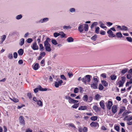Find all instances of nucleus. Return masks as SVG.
I'll list each match as a JSON object with an SVG mask.
<instances>
[{
	"label": "nucleus",
	"mask_w": 132,
	"mask_h": 132,
	"mask_svg": "<svg viewBox=\"0 0 132 132\" xmlns=\"http://www.w3.org/2000/svg\"><path fill=\"white\" fill-rule=\"evenodd\" d=\"M79 91V89L78 88H75L74 90V92L75 93H77Z\"/></svg>",
	"instance_id": "44"
},
{
	"label": "nucleus",
	"mask_w": 132,
	"mask_h": 132,
	"mask_svg": "<svg viewBox=\"0 0 132 132\" xmlns=\"http://www.w3.org/2000/svg\"><path fill=\"white\" fill-rule=\"evenodd\" d=\"M90 125L93 127H96L98 126V124L97 122H92L90 124Z\"/></svg>",
	"instance_id": "9"
},
{
	"label": "nucleus",
	"mask_w": 132,
	"mask_h": 132,
	"mask_svg": "<svg viewBox=\"0 0 132 132\" xmlns=\"http://www.w3.org/2000/svg\"><path fill=\"white\" fill-rule=\"evenodd\" d=\"M121 81L123 82H125V78L124 77H121Z\"/></svg>",
	"instance_id": "58"
},
{
	"label": "nucleus",
	"mask_w": 132,
	"mask_h": 132,
	"mask_svg": "<svg viewBox=\"0 0 132 132\" xmlns=\"http://www.w3.org/2000/svg\"><path fill=\"white\" fill-rule=\"evenodd\" d=\"M124 83V82H123L121 81H120L118 82L119 84V87H122L123 86V84Z\"/></svg>",
	"instance_id": "28"
},
{
	"label": "nucleus",
	"mask_w": 132,
	"mask_h": 132,
	"mask_svg": "<svg viewBox=\"0 0 132 132\" xmlns=\"http://www.w3.org/2000/svg\"><path fill=\"white\" fill-rule=\"evenodd\" d=\"M6 38V36L5 35H3L1 37V40L0 42V44L2 43L3 41L5 40Z\"/></svg>",
	"instance_id": "15"
},
{
	"label": "nucleus",
	"mask_w": 132,
	"mask_h": 132,
	"mask_svg": "<svg viewBox=\"0 0 132 132\" xmlns=\"http://www.w3.org/2000/svg\"><path fill=\"white\" fill-rule=\"evenodd\" d=\"M78 29V30L80 32H82L84 29L85 31H87L88 29V25L87 24H79Z\"/></svg>",
	"instance_id": "2"
},
{
	"label": "nucleus",
	"mask_w": 132,
	"mask_h": 132,
	"mask_svg": "<svg viewBox=\"0 0 132 132\" xmlns=\"http://www.w3.org/2000/svg\"><path fill=\"white\" fill-rule=\"evenodd\" d=\"M97 24L98 23L97 22H94L91 26L90 28L91 29L93 28L94 26H96L97 25Z\"/></svg>",
	"instance_id": "32"
},
{
	"label": "nucleus",
	"mask_w": 132,
	"mask_h": 132,
	"mask_svg": "<svg viewBox=\"0 0 132 132\" xmlns=\"http://www.w3.org/2000/svg\"><path fill=\"white\" fill-rule=\"evenodd\" d=\"M54 84L55 86L56 87H58L60 85L59 83L57 82H55Z\"/></svg>",
	"instance_id": "57"
},
{
	"label": "nucleus",
	"mask_w": 132,
	"mask_h": 132,
	"mask_svg": "<svg viewBox=\"0 0 132 132\" xmlns=\"http://www.w3.org/2000/svg\"><path fill=\"white\" fill-rule=\"evenodd\" d=\"M87 128L86 127H84L83 129L82 128H79V131L80 132H87Z\"/></svg>",
	"instance_id": "13"
},
{
	"label": "nucleus",
	"mask_w": 132,
	"mask_h": 132,
	"mask_svg": "<svg viewBox=\"0 0 132 132\" xmlns=\"http://www.w3.org/2000/svg\"><path fill=\"white\" fill-rule=\"evenodd\" d=\"M24 40L23 38H21L20 39L19 45L20 46H22L24 43Z\"/></svg>",
	"instance_id": "21"
},
{
	"label": "nucleus",
	"mask_w": 132,
	"mask_h": 132,
	"mask_svg": "<svg viewBox=\"0 0 132 132\" xmlns=\"http://www.w3.org/2000/svg\"><path fill=\"white\" fill-rule=\"evenodd\" d=\"M96 35H94L91 38V39L92 40L94 41H95L96 40Z\"/></svg>",
	"instance_id": "54"
},
{
	"label": "nucleus",
	"mask_w": 132,
	"mask_h": 132,
	"mask_svg": "<svg viewBox=\"0 0 132 132\" xmlns=\"http://www.w3.org/2000/svg\"><path fill=\"white\" fill-rule=\"evenodd\" d=\"M128 28L125 26H122V28L121 29V30H128Z\"/></svg>",
	"instance_id": "37"
},
{
	"label": "nucleus",
	"mask_w": 132,
	"mask_h": 132,
	"mask_svg": "<svg viewBox=\"0 0 132 132\" xmlns=\"http://www.w3.org/2000/svg\"><path fill=\"white\" fill-rule=\"evenodd\" d=\"M126 39L128 42H132V39L131 37H127L126 38Z\"/></svg>",
	"instance_id": "47"
},
{
	"label": "nucleus",
	"mask_w": 132,
	"mask_h": 132,
	"mask_svg": "<svg viewBox=\"0 0 132 132\" xmlns=\"http://www.w3.org/2000/svg\"><path fill=\"white\" fill-rule=\"evenodd\" d=\"M39 50L40 51H43L44 50V47L42 44H39Z\"/></svg>",
	"instance_id": "29"
},
{
	"label": "nucleus",
	"mask_w": 132,
	"mask_h": 132,
	"mask_svg": "<svg viewBox=\"0 0 132 132\" xmlns=\"http://www.w3.org/2000/svg\"><path fill=\"white\" fill-rule=\"evenodd\" d=\"M27 95L29 98H32V95L31 93H28Z\"/></svg>",
	"instance_id": "64"
},
{
	"label": "nucleus",
	"mask_w": 132,
	"mask_h": 132,
	"mask_svg": "<svg viewBox=\"0 0 132 132\" xmlns=\"http://www.w3.org/2000/svg\"><path fill=\"white\" fill-rule=\"evenodd\" d=\"M110 78L112 80H113L116 79L117 76L114 75H111Z\"/></svg>",
	"instance_id": "30"
},
{
	"label": "nucleus",
	"mask_w": 132,
	"mask_h": 132,
	"mask_svg": "<svg viewBox=\"0 0 132 132\" xmlns=\"http://www.w3.org/2000/svg\"><path fill=\"white\" fill-rule=\"evenodd\" d=\"M100 28L99 27H97L95 28V32L97 34L99 33V30Z\"/></svg>",
	"instance_id": "42"
},
{
	"label": "nucleus",
	"mask_w": 132,
	"mask_h": 132,
	"mask_svg": "<svg viewBox=\"0 0 132 132\" xmlns=\"http://www.w3.org/2000/svg\"><path fill=\"white\" fill-rule=\"evenodd\" d=\"M69 11L71 13H75L76 12V10L74 8H71L70 9Z\"/></svg>",
	"instance_id": "36"
},
{
	"label": "nucleus",
	"mask_w": 132,
	"mask_h": 132,
	"mask_svg": "<svg viewBox=\"0 0 132 132\" xmlns=\"http://www.w3.org/2000/svg\"><path fill=\"white\" fill-rule=\"evenodd\" d=\"M107 108L109 110L111 109L113 103L112 102L110 101H108V103H106Z\"/></svg>",
	"instance_id": "5"
},
{
	"label": "nucleus",
	"mask_w": 132,
	"mask_h": 132,
	"mask_svg": "<svg viewBox=\"0 0 132 132\" xmlns=\"http://www.w3.org/2000/svg\"><path fill=\"white\" fill-rule=\"evenodd\" d=\"M108 34H109L108 36L110 37H115V35L113 33V32L111 30H109L107 32Z\"/></svg>",
	"instance_id": "6"
},
{
	"label": "nucleus",
	"mask_w": 132,
	"mask_h": 132,
	"mask_svg": "<svg viewBox=\"0 0 132 132\" xmlns=\"http://www.w3.org/2000/svg\"><path fill=\"white\" fill-rule=\"evenodd\" d=\"M39 64L38 63H36L33 67V69L35 70H36L38 69Z\"/></svg>",
	"instance_id": "23"
},
{
	"label": "nucleus",
	"mask_w": 132,
	"mask_h": 132,
	"mask_svg": "<svg viewBox=\"0 0 132 132\" xmlns=\"http://www.w3.org/2000/svg\"><path fill=\"white\" fill-rule=\"evenodd\" d=\"M87 107L86 106H80L78 109V110H87Z\"/></svg>",
	"instance_id": "12"
},
{
	"label": "nucleus",
	"mask_w": 132,
	"mask_h": 132,
	"mask_svg": "<svg viewBox=\"0 0 132 132\" xmlns=\"http://www.w3.org/2000/svg\"><path fill=\"white\" fill-rule=\"evenodd\" d=\"M97 119V117L96 116H94L90 118V119L92 120L95 121Z\"/></svg>",
	"instance_id": "35"
},
{
	"label": "nucleus",
	"mask_w": 132,
	"mask_h": 132,
	"mask_svg": "<svg viewBox=\"0 0 132 132\" xmlns=\"http://www.w3.org/2000/svg\"><path fill=\"white\" fill-rule=\"evenodd\" d=\"M131 113V112L130 111H125L123 113L122 115L123 116H126L127 114Z\"/></svg>",
	"instance_id": "34"
},
{
	"label": "nucleus",
	"mask_w": 132,
	"mask_h": 132,
	"mask_svg": "<svg viewBox=\"0 0 132 132\" xmlns=\"http://www.w3.org/2000/svg\"><path fill=\"white\" fill-rule=\"evenodd\" d=\"M10 99L15 102H19V100L16 98H13V99L11 98H10Z\"/></svg>",
	"instance_id": "56"
},
{
	"label": "nucleus",
	"mask_w": 132,
	"mask_h": 132,
	"mask_svg": "<svg viewBox=\"0 0 132 132\" xmlns=\"http://www.w3.org/2000/svg\"><path fill=\"white\" fill-rule=\"evenodd\" d=\"M74 99H72L70 97V99H69V102L70 103H74Z\"/></svg>",
	"instance_id": "51"
},
{
	"label": "nucleus",
	"mask_w": 132,
	"mask_h": 132,
	"mask_svg": "<svg viewBox=\"0 0 132 132\" xmlns=\"http://www.w3.org/2000/svg\"><path fill=\"white\" fill-rule=\"evenodd\" d=\"M102 84L105 87L107 86L108 85V83L105 80H102L101 81Z\"/></svg>",
	"instance_id": "22"
},
{
	"label": "nucleus",
	"mask_w": 132,
	"mask_h": 132,
	"mask_svg": "<svg viewBox=\"0 0 132 132\" xmlns=\"http://www.w3.org/2000/svg\"><path fill=\"white\" fill-rule=\"evenodd\" d=\"M104 101L103 100L101 101L100 102V106L103 109H104L105 106L104 104Z\"/></svg>",
	"instance_id": "16"
},
{
	"label": "nucleus",
	"mask_w": 132,
	"mask_h": 132,
	"mask_svg": "<svg viewBox=\"0 0 132 132\" xmlns=\"http://www.w3.org/2000/svg\"><path fill=\"white\" fill-rule=\"evenodd\" d=\"M45 60L44 59H43L40 62V64L42 66H44L45 64Z\"/></svg>",
	"instance_id": "33"
},
{
	"label": "nucleus",
	"mask_w": 132,
	"mask_h": 132,
	"mask_svg": "<svg viewBox=\"0 0 132 132\" xmlns=\"http://www.w3.org/2000/svg\"><path fill=\"white\" fill-rule=\"evenodd\" d=\"M115 129L117 131H119V127L118 126H116L115 127Z\"/></svg>",
	"instance_id": "62"
},
{
	"label": "nucleus",
	"mask_w": 132,
	"mask_h": 132,
	"mask_svg": "<svg viewBox=\"0 0 132 132\" xmlns=\"http://www.w3.org/2000/svg\"><path fill=\"white\" fill-rule=\"evenodd\" d=\"M81 80H82V82H83L85 84H86V79L85 78V77L81 79Z\"/></svg>",
	"instance_id": "49"
},
{
	"label": "nucleus",
	"mask_w": 132,
	"mask_h": 132,
	"mask_svg": "<svg viewBox=\"0 0 132 132\" xmlns=\"http://www.w3.org/2000/svg\"><path fill=\"white\" fill-rule=\"evenodd\" d=\"M22 16L21 14H20L16 16L15 17V19L18 20H20L22 18Z\"/></svg>",
	"instance_id": "31"
},
{
	"label": "nucleus",
	"mask_w": 132,
	"mask_h": 132,
	"mask_svg": "<svg viewBox=\"0 0 132 132\" xmlns=\"http://www.w3.org/2000/svg\"><path fill=\"white\" fill-rule=\"evenodd\" d=\"M101 76L102 77L104 78H105L106 77V74L105 73H103L101 74Z\"/></svg>",
	"instance_id": "61"
},
{
	"label": "nucleus",
	"mask_w": 132,
	"mask_h": 132,
	"mask_svg": "<svg viewBox=\"0 0 132 132\" xmlns=\"http://www.w3.org/2000/svg\"><path fill=\"white\" fill-rule=\"evenodd\" d=\"M37 41L38 43H39L40 42H41V37L40 36L38 37V38L37 40Z\"/></svg>",
	"instance_id": "63"
},
{
	"label": "nucleus",
	"mask_w": 132,
	"mask_h": 132,
	"mask_svg": "<svg viewBox=\"0 0 132 132\" xmlns=\"http://www.w3.org/2000/svg\"><path fill=\"white\" fill-rule=\"evenodd\" d=\"M93 109L95 111H97L98 110V107L96 105L94 106L93 108Z\"/></svg>",
	"instance_id": "50"
},
{
	"label": "nucleus",
	"mask_w": 132,
	"mask_h": 132,
	"mask_svg": "<svg viewBox=\"0 0 132 132\" xmlns=\"http://www.w3.org/2000/svg\"><path fill=\"white\" fill-rule=\"evenodd\" d=\"M18 53L19 55H22L23 53V50L22 49H20L18 51Z\"/></svg>",
	"instance_id": "19"
},
{
	"label": "nucleus",
	"mask_w": 132,
	"mask_h": 132,
	"mask_svg": "<svg viewBox=\"0 0 132 132\" xmlns=\"http://www.w3.org/2000/svg\"><path fill=\"white\" fill-rule=\"evenodd\" d=\"M100 95H99V94H96L95 96V99L97 100V101H98L99 99L100 98Z\"/></svg>",
	"instance_id": "40"
},
{
	"label": "nucleus",
	"mask_w": 132,
	"mask_h": 132,
	"mask_svg": "<svg viewBox=\"0 0 132 132\" xmlns=\"http://www.w3.org/2000/svg\"><path fill=\"white\" fill-rule=\"evenodd\" d=\"M86 79V82H90V78L92 77V76L89 75H87L85 76Z\"/></svg>",
	"instance_id": "10"
},
{
	"label": "nucleus",
	"mask_w": 132,
	"mask_h": 132,
	"mask_svg": "<svg viewBox=\"0 0 132 132\" xmlns=\"http://www.w3.org/2000/svg\"><path fill=\"white\" fill-rule=\"evenodd\" d=\"M63 28L64 29H65L68 30L69 29H70L71 28V27L70 26H64L63 27Z\"/></svg>",
	"instance_id": "38"
},
{
	"label": "nucleus",
	"mask_w": 132,
	"mask_h": 132,
	"mask_svg": "<svg viewBox=\"0 0 132 132\" xmlns=\"http://www.w3.org/2000/svg\"><path fill=\"white\" fill-rule=\"evenodd\" d=\"M53 36L54 37H57L59 36V33L55 32L54 33Z\"/></svg>",
	"instance_id": "52"
},
{
	"label": "nucleus",
	"mask_w": 132,
	"mask_h": 132,
	"mask_svg": "<svg viewBox=\"0 0 132 132\" xmlns=\"http://www.w3.org/2000/svg\"><path fill=\"white\" fill-rule=\"evenodd\" d=\"M51 42L52 43L55 45H56L58 44L56 40L55 39H52V40Z\"/></svg>",
	"instance_id": "39"
},
{
	"label": "nucleus",
	"mask_w": 132,
	"mask_h": 132,
	"mask_svg": "<svg viewBox=\"0 0 132 132\" xmlns=\"http://www.w3.org/2000/svg\"><path fill=\"white\" fill-rule=\"evenodd\" d=\"M59 36H61V37L62 38L64 37L65 36V34H64L63 31H60L59 32Z\"/></svg>",
	"instance_id": "24"
},
{
	"label": "nucleus",
	"mask_w": 132,
	"mask_h": 132,
	"mask_svg": "<svg viewBox=\"0 0 132 132\" xmlns=\"http://www.w3.org/2000/svg\"><path fill=\"white\" fill-rule=\"evenodd\" d=\"M104 88L103 86L102 85L100 84L98 86V89L100 90H102Z\"/></svg>",
	"instance_id": "43"
},
{
	"label": "nucleus",
	"mask_w": 132,
	"mask_h": 132,
	"mask_svg": "<svg viewBox=\"0 0 132 132\" xmlns=\"http://www.w3.org/2000/svg\"><path fill=\"white\" fill-rule=\"evenodd\" d=\"M8 57L10 59H11L13 58L12 54V53H9L7 55Z\"/></svg>",
	"instance_id": "41"
},
{
	"label": "nucleus",
	"mask_w": 132,
	"mask_h": 132,
	"mask_svg": "<svg viewBox=\"0 0 132 132\" xmlns=\"http://www.w3.org/2000/svg\"><path fill=\"white\" fill-rule=\"evenodd\" d=\"M37 104L39 106L42 107L43 106V102L39 100L37 102Z\"/></svg>",
	"instance_id": "17"
},
{
	"label": "nucleus",
	"mask_w": 132,
	"mask_h": 132,
	"mask_svg": "<svg viewBox=\"0 0 132 132\" xmlns=\"http://www.w3.org/2000/svg\"><path fill=\"white\" fill-rule=\"evenodd\" d=\"M61 78L63 80H66V78L64 75H61L60 76Z\"/></svg>",
	"instance_id": "55"
},
{
	"label": "nucleus",
	"mask_w": 132,
	"mask_h": 132,
	"mask_svg": "<svg viewBox=\"0 0 132 132\" xmlns=\"http://www.w3.org/2000/svg\"><path fill=\"white\" fill-rule=\"evenodd\" d=\"M83 100L85 101H87L88 100V97L87 95H85L82 98Z\"/></svg>",
	"instance_id": "25"
},
{
	"label": "nucleus",
	"mask_w": 132,
	"mask_h": 132,
	"mask_svg": "<svg viewBox=\"0 0 132 132\" xmlns=\"http://www.w3.org/2000/svg\"><path fill=\"white\" fill-rule=\"evenodd\" d=\"M116 35L118 38H121L122 37V35L120 32H118L116 34Z\"/></svg>",
	"instance_id": "27"
},
{
	"label": "nucleus",
	"mask_w": 132,
	"mask_h": 132,
	"mask_svg": "<svg viewBox=\"0 0 132 132\" xmlns=\"http://www.w3.org/2000/svg\"><path fill=\"white\" fill-rule=\"evenodd\" d=\"M79 105V103L76 104H75L73 105L72 107L74 108H77L78 106Z\"/></svg>",
	"instance_id": "53"
},
{
	"label": "nucleus",
	"mask_w": 132,
	"mask_h": 132,
	"mask_svg": "<svg viewBox=\"0 0 132 132\" xmlns=\"http://www.w3.org/2000/svg\"><path fill=\"white\" fill-rule=\"evenodd\" d=\"M32 39L31 38H28L27 39V42L28 43H30L32 41Z\"/></svg>",
	"instance_id": "45"
},
{
	"label": "nucleus",
	"mask_w": 132,
	"mask_h": 132,
	"mask_svg": "<svg viewBox=\"0 0 132 132\" xmlns=\"http://www.w3.org/2000/svg\"><path fill=\"white\" fill-rule=\"evenodd\" d=\"M31 47L34 50H37L38 49V46L37 45L36 42L34 43Z\"/></svg>",
	"instance_id": "8"
},
{
	"label": "nucleus",
	"mask_w": 132,
	"mask_h": 132,
	"mask_svg": "<svg viewBox=\"0 0 132 132\" xmlns=\"http://www.w3.org/2000/svg\"><path fill=\"white\" fill-rule=\"evenodd\" d=\"M128 71L127 69H125L122 70L121 72L122 73L124 74H125Z\"/></svg>",
	"instance_id": "48"
},
{
	"label": "nucleus",
	"mask_w": 132,
	"mask_h": 132,
	"mask_svg": "<svg viewBox=\"0 0 132 132\" xmlns=\"http://www.w3.org/2000/svg\"><path fill=\"white\" fill-rule=\"evenodd\" d=\"M51 39L50 38L48 37H47L46 38V40L44 42V46L46 51L50 52L51 51V45L49 43L51 42Z\"/></svg>",
	"instance_id": "1"
},
{
	"label": "nucleus",
	"mask_w": 132,
	"mask_h": 132,
	"mask_svg": "<svg viewBox=\"0 0 132 132\" xmlns=\"http://www.w3.org/2000/svg\"><path fill=\"white\" fill-rule=\"evenodd\" d=\"M45 54V53L44 52H41L40 53V55H41L42 57H44Z\"/></svg>",
	"instance_id": "60"
},
{
	"label": "nucleus",
	"mask_w": 132,
	"mask_h": 132,
	"mask_svg": "<svg viewBox=\"0 0 132 132\" xmlns=\"http://www.w3.org/2000/svg\"><path fill=\"white\" fill-rule=\"evenodd\" d=\"M19 121L20 123L23 126H24L25 125V122L23 119V117L22 116L19 117Z\"/></svg>",
	"instance_id": "7"
},
{
	"label": "nucleus",
	"mask_w": 132,
	"mask_h": 132,
	"mask_svg": "<svg viewBox=\"0 0 132 132\" xmlns=\"http://www.w3.org/2000/svg\"><path fill=\"white\" fill-rule=\"evenodd\" d=\"M126 108L124 106H122L121 108L120 109L119 113V114H121L125 110Z\"/></svg>",
	"instance_id": "14"
},
{
	"label": "nucleus",
	"mask_w": 132,
	"mask_h": 132,
	"mask_svg": "<svg viewBox=\"0 0 132 132\" xmlns=\"http://www.w3.org/2000/svg\"><path fill=\"white\" fill-rule=\"evenodd\" d=\"M38 89L39 90L42 91H46L47 90L46 88H43L41 87H39L38 88Z\"/></svg>",
	"instance_id": "46"
},
{
	"label": "nucleus",
	"mask_w": 132,
	"mask_h": 132,
	"mask_svg": "<svg viewBox=\"0 0 132 132\" xmlns=\"http://www.w3.org/2000/svg\"><path fill=\"white\" fill-rule=\"evenodd\" d=\"M49 19L47 18H45L43 19H41L37 22L38 23H43L46 22L49 20Z\"/></svg>",
	"instance_id": "4"
},
{
	"label": "nucleus",
	"mask_w": 132,
	"mask_h": 132,
	"mask_svg": "<svg viewBox=\"0 0 132 132\" xmlns=\"http://www.w3.org/2000/svg\"><path fill=\"white\" fill-rule=\"evenodd\" d=\"M98 78L96 76H94L93 77V80L94 81V83H96L97 84L98 83Z\"/></svg>",
	"instance_id": "18"
},
{
	"label": "nucleus",
	"mask_w": 132,
	"mask_h": 132,
	"mask_svg": "<svg viewBox=\"0 0 132 132\" xmlns=\"http://www.w3.org/2000/svg\"><path fill=\"white\" fill-rule=\"evenodd\" d=\"M98 84L95 83H93L91 85V87L94 89H97V88Z\"/></svg>",
	"instance_id": "11"
},
{
	"label": "nucleus",
	"mask_w": 132,
	"mask_h": 132,
	"mask_svg": "<svg viewBox=\"0 0 132 132\" xmlns=\"http://www.w3.org/2000/svg\"><path fill=\"white\" fill-rule=\"evenodd\" d=\"M67 41L68 42L70 43L73 42V38L71 37H68L67 39Z\"/></svg>",
	"instance_id": "20"
},
{
	"label": "nucleus",
	"mask_w": 132,
	"mask_h": 132,
	"mask_svg": "<svg viewBox=\"0 0 132 132\" xmlns=\"http://www.w3.org/2000/svg\"><path fill=\"white\" fill-rule=\"evenodd\" d=\"M117 106L116 105H113L112 108V113L114 114L117 112Z\"/></svg>",
	"instance_id": "3"
},
{
	"label": "nucleus",
	"mask_w": 132,
	"mask_h": 132,
	"mask_svg": "<svg viewBox=\"0 0 132 132\" xmlns=\"http://www.w3.org/2000/svg\"><path fill=\"white\" fill-rule=\"evenodd\" d=\"M17 53L16 52H14L13 53V57L15 59L17 58Z\"/></svg>",
	"instance_id": "59"
},
{
	"label": "nucleus",
	"mask_w": 132,
	"mask_h": 132,
	"mask_svg": "<svg viewBox=\"0 0 132 132\" xmlns=\"http://www.w3.org/2000/svg\"><path fill=\"white\" fill-rule=\"evenodd\" d=\"M99 23L100 24V27L103 28H107L106 27L104 26V24H103L101 22H100Z\"/></svg>",
	"instance_id": "26"
}]
</instances>
